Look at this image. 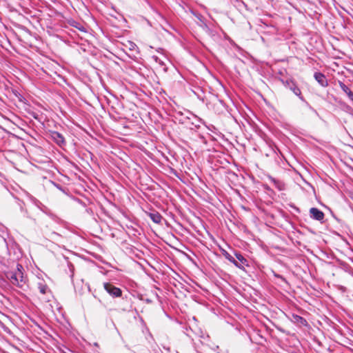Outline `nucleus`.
I'll return each instance as SVG.
<instances>
[{
	"label": "nucleus",
	"mask_w": 353,
	"mask_h": 353,
	"mask_svg": "<svg viewBox=\"0 0 353 353\" xmlns=\"http://www.w3.org/2000/svg\"><path fill=\"white\" fill-rule=\"evenodd\" d=\"M153 59H154V61H155L157 63H158V62L159 61V60H160V59H159V57H157V56H154V57H153Z\"/></svg>",
	"instance_id": "nucleus-15"
},
{
	"label": "nucleus",
	"mask_w": 353,
	"mask_h": 353,
	"mask_svg": "<svg viewBox=\"0 0 353 353\" xmlns=\"http://www.w3.org/2000/svg\"><path fill=\"white\" fill-rule=\"evenodd\" d=\"M158 63L159 64H161V65H163L164 64L163 62L162 61H161V60H159V61Z\"/></svg>",
	"instance_id": "nucleus-16"
},
{
	"label": "nucleus",
	"mask_w": 353,
	"mask_h": 353,
	"mask_svg": "<svg viewBox=\"0 0 353 353\" xmlns=\"http://www.w3.org/2000/svg\"><path fill=\"white\" fill-rule=\"evenodd\" d=\"M339 83L341 90L348 96L349 99L353 101V92L342 81H339Z\"/></svg>",
	"instance_id": "nucleus-9"
},
{
	"label": "nucleus",
	"mask_w": 353,
	"mask_h": 353,
	"mask_svg": "<svg viewBox=\"0 0 353 353\" xmlns=\"http://www.w3.org/2000/svg\"><path fill=\"white\" fill-rule=\"evenodd\" d=\"M310 217L314 220L321 221L324 219V213L316 208H312L310 210Z\"/></svg>",
	"instance_id": "nucleus-5"
},
{
	"label": "nucleus",
	"mask_w": 353,
	"mask_h": 353,
	"mask_svg": "<svg viewBox=\"0 0 353 353\" xmlns=\"http://www.w3.org/2000/svg\"><path fill=\"white\" fill-rule=\"evenodd\" d=\"M315 80L322 86L327 87L328 82L326 77L321 72H315L314 74Z\"/></svg>",
	"instance_id": "nucleus-8"
},
{
	"label": "nucleus",
	"mask_w": 353,
	"mask_h": 353,
	"mask_svg": "<svg viewBox=\"0 0 353 353\" xmlns=\"http://www.w3.org/2000/svg\"><path fill=\"white\" fill-rule=\"evenodd\" d=\"M234 255L237 260L235 259L236 264H234L236 268L241 270H245V266L249 267V262L240 252H235Z\"/></svg>",
	"instance_id": "nucleus-4"
},
{
	"label": "nucleus",
	"mask_w": 353,
	"mask_h": 353,
	"mask_svg": "<svg viewBox=\"0 0 353 353\" xmlns=\"http://www.w3.org/2000/svg\"><path fill=\"white\" fill-rule=\"evenodd\" d=\"M50 136L52 140L59 146L65 145V139L61 133L54 131L51 132Z\"/></svg>",
	"instance_id": "nucleus-6"
},
{
	"label": "nucleus",
	"mask_w": 353,
	"mask_h": 353,
	"mask_svg": "<svg viewBox=\"0 0 353 353\" xmlns=\"http://www.w3.org/2000/svg\"><path fill=\"white\" fill-rule=\"evenodd\" d=\"M37 288H38L40 293H41L42 294H46L48 292H50V289H49L48 286L45 283V282L43 281H39L37 283Z\"/></svg>",
	"instance_id": "nucleus-10"
},
{
	"label": "nucleus",
	"mask_w": 353,
	"mask_h": 353,
	"mask_svg": "<svg viewBox=\"0 0 353 353\" xmlns=\"http://www.w3.org/2000/svg\"><path fill=\"white\" fill-rule=\"evenodd\" d=\"M222 254L224 256V257L228 259L230 262L232 263L233 264H236L235 259L226 250H222Z\"/></svg>",
	"instance_id": "nucleus-11"
},
{
	"label": "nucleus",
	"mask_w": 353,
	"mask_h": 353,
	"mask_svg": "<svg viewBox=\"0 0 353 353\" xmlns=\"http://www.w3.org/2000/svg\"><path fill=\"white\" fill-rule=\"evenodd\" d=\"M24 268L22 265L17 263V269L8 270L5 272V276L9 282L21 290L28 287V279L23 274Z\"/></svg>",
	"instance_id": "nucleus-1"
},
{
	"label": "nucleus",
	"mask_w": 353,
	"mask_h": 353,
	"mask_svg": "<svg viewBox=\"0 0 353 353\" xmlns=\"http://www.w3.org/2000/svg\"><path fill=\"white\" fill-rule=\"evenodd\" d=\"M274 276H275L276 277H277V278L281 279L283 281L286 282L285 279L283 276L279 275V274H274Z\"/></svg>",
	"instance_id": "nucleus-14"
},
{
	"label": "nucleus",
	"mask_w": 353,
	"mask_h": 353,
	"mask_svg": "<svg viewBox=\"0 0 353 353\" xmlns=\"http://www.w3.org/2000/svg\"><path fill=\"white\" fill-rule=\"evenodd\" d=\"M282 84L287 88L290 89L296 96H297L302 101H305V99L302 95L300 88L298 87L296 81L292 79H281Z\"/></svg>",
	"instance_id": "nucleus-2"
},
{
	"label": "nucleus",
	"mask_w": 353,
	"mask_h": 353,
	"mask_svg": "<svg viewBox=\"0 0 353 353\" xmlns=\"http://www.w3.org/2000/svg\"><path fill=\"white\" fill-rule=\"evenodd\" d=\"M146 214L155 223L160 224L163 220V216L156 210H152L150 212H146Z\"/></svg>",
	"instance_id": "nucleus-7"
},
{
	"label": "nucleus",
	"mask_w": 353,
	"mask_h": 353,
	"mask_svg": "<svg viewBox=\"0 0 353 353\" xmlns=\"http://www.w3.org/2000/svg\"><path fill=\"white\" fill-rule=\"evenodd\" d=\"M103 287L105 291L114 298L120 297L122 295L121 290L110 283H105Z\"/></svg>",
	"instance_id": "nucleus-3"
},
{
	"label": "nucleus",
	"mask_w": 353,
	"mask_h": 353,
	"mask_svg": "<svg viewBox=\"0 0 353 353\" xmlns=\"http://www.w3.org/2000/svg\"><path fill=\"white\" fill-rule=\"evenodd\" d=\"M270 180L272 183H274V184L275 185V186L279 190H282L283 189V186L284 185L283 184V183L280 182L279 181L275 179L274 178H272L271 177L270 178Z\"/></svg>",
	"instance_id": "nucleus-12"
},
{
	"label": "nucleus",
	"mask_w": 353,
	"mask_h": 353,
	"mask_svg": "<svg viewBox=\"0 0 353 353\" xmlns=\"http://www.w3.org/2000/svg\"><path fill=\"white\" fill-rule=\"evenodd\" d=\"M294 318L296 319V321L298 323H301L303 325H306L307 324L306 320L304 318H303V317H301V316H300L299 315L294 316Z\"/></svg>",
	"instance_id": "nucleus-13"
}]
</instances>
